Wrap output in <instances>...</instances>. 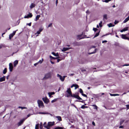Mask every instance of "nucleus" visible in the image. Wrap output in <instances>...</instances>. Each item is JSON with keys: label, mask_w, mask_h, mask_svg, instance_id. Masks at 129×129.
Instances as JSON below:
<instances>
[{"label": "nucleus", "mask_w": 129, "mask_h": 129, "mask_svg": "<svg viewBox=\"0 0 129 129\" xmlns=\"http://www.w3.org/2000/svg\"><path fill=\"white\" fill-rule=\"evenodd\" d=\"M57 77L59 78L61 81L63 82L65 78L67 77V76H64L62 77L61 75L57 74Z\"/></svg>", "instance_id": "obj_1"}, {"label": "nucleus", "mask_w": 129, "mask_h": 129, "mask_svg": "<svg viewBox=\"0 0 129 129\" xmlns=\"http://www.w3.org/2000/svg\"><path fill=\"white\" fill-rule=\"evenodd\" d=\"M38 103L39 107L43 108L44 107V106L42 101L40 100H38Z\"/></svg>", "instance_id": "obj_2"}, {"label": "nucleus", "mask_w": 129, "mask_h": 129, "mask_svg": "<svg viewBox=\"0 0 129 129\" xmlns=\"http://www.w3.org/2000/svg\"><path fill=\"white\" fill-rule=\"evenodd\" d=\"M52 76L51 73H49L46 74L44 78L48 79L49 78H51Z\"/></svg>", "instance_id": "obj_3"}, {"label": "nucleus", "mask_w": 129, "mask_h": 129, "mask_svg": "<svg viewBox=\"0 0 129 129\" xmlns=\"http://www.w3.org/2000/svg\"><path fill=\"white\" fill-rule=\"evenodd\" d=\"M26 119L25 118H23L21 120L17 123V125L18 126L21 125L23 123Z\"/></svg>", "instance_id": "obj_4"}, {"label": "nucleus", "mask_w": 129, "mask_h": 129, "mask_svg": "<svg viewBox=\"0 0 129 129\" xmlns=\"http://www.w3.org/2000/svg\"><path fill=\"white\" fill-rule=\"evenodd\" d=\"M66 92L69 94L68 95H67V96L68 97L69 96H70L72 94V92H71L70 88H68Z\"/></svg>", "instance_id": "obj_5"}, {"label": "nucleus", "mask_w": 129, "mask_h": 129, "mask_svg": "<svg viewBox=\"0 0 129 129\" xmlns=\"http://www.w3.org/2000/svg\"><path fill=\"white\" fill-rule=\"evenodd\" d=\"M42 99L44 102L45 103L47 104L49 102V100L46 97L43 98Z\"/></svg>", "instance_id": "obj_6"}, {"label": "nucleus", "mask_w": 129, "mask_h": 129, "mask_svg": "<svg viewBox=\"0 0 129 129\" xmlns=\"http://www.w3.org/2000/svg\"><path fill=\"white\" fill-rule=\"evenodd\" d=\"M16 31H15L12 34H10L9 36V38L11 39V38L13 37V36L15 35L16 33Z\"/></svg>", "instance_id": "obj_7"}, {"label": "nucleus", "mask_w": 129, "mask_h": 129, "mask_svg": "<svg viewBox=\"0 0 129 129\" xmlns=\"http://www.w3.org/2000/svg\"><path fill=\"white\" fill-rule=\"evenodd\" d=\"M13 67L12 64L10 63L9 64V69L10 72H12L13 71Z\"/></svg>", "instance_id": "obj_8"}, {"label": "nucleus", "mask_w": 129, "mask_h": 129, "mask_svg": "<svg viewBox=\"0 0 129 129\" xmlns=\"http://www.w3.org/2000/svg\"><path fill=\"white\" fill-rule=\"evenodd\" d=\"M54 121L49 122L48 123V126H51L54 125Z\"/></svg>", "instance_id": "obj_9"}, {"label": "nucleus", "mask_w": 129, "mask_h": 129, "mask_svg": "<svg viewBox=\"0 0 129 129\" xmlns=\"http://www.w3.org/2000/svg\"><path fill=\"white\" fill-rule=\"evenodd\" d=\"M32 16V15L31 14V13L30 14H28L27 16H25L24 17V18H29L31 17Z\"/></svg>", "instance_id": "obj_10"}, {"label": "nucleus", "mask_w": 129, "mask_h": 129, "mask_svg": "<svg viewBox=\"0 0 129 129\" xmlns=\"http://www.w3.org/2000/svg\"><path fill=\"white\" fill-rule=\"evenodd\" d=\"M122 38V39H127L129 40V38L125 36V35L122 34L121 35Z\"/></svg>", "instance_id": "obj_11"}, {"label": "nucleus", "mask_w": 129, "mask_h": 129, "mask_svg": "<svg viewBox=\"0 0 129 129\" xmlns=\"http://www.w3.org/2000/svg\"><path fill=\"white\" fill-rule=\"evenodd\" d=\"M71 48H63V49L61 50L62 51H64L67 50H68L70 49H71Z\"/></svg>", "instance_id": "obj_12"}, {"label": "nucleus", "mask_w": 129, "mask_h": 129, "mask_svg": "<svg viewBox=\"0 0 129 129\" xmlns=\"http://www.w3.org/2000/svg\"><path fill=\"white\" fill-rule=\"evenodd\" d=\"M73 87H75V89H76L77 88H78L79 86L77 84H73L71 86V88H72Z\"/></svg>", "instance_id": "obj_13"}, {"label": "nucleus", "mask_w": 129, "mask_h": 129, "mask_svg": "<svg viewBox=\"0 0 129 129\" xmlns=\"http://www.w3.org/2000/svg\"><path fill=\"white\" fill-rule=\"evenodd\" d=\"M6 77L5 76H4L0 78V82H1L5 80Z\"/></svg>", "instance_id": "obj_14"}, {"label": "nucleus", "mask_w": 129, "mask_h": 129, "mask_svg": "<svg viewBox=\"0 0 129 129\" xmlns=\"http://www.w3.org/2000/svg\"><path fill=\"white\" fill-rule=\"evenodd\" d=\"M18 63V60H15L14 62V67H15Z\"/></svg>", "instance_id": "obj_15"}, {"label": "nucleus", "mask_w": 129, "mask_h": 129, "mask_svg": "<svg viewBox=\"0 0 129 129\" xmlns=\"http://www.w3.org/2000/svg\"><path fill=\"white\" fill-rule=\"evenodd\" d=\"M107 14H104L103 16V19L104 20H106L107 19Z\"/></svg>", "instance_id": "obj_16"}, {"label": "nucleus", "mask_w": 129, "mask_h": 129, "mask_svg": "<svg viewBox=\"0 0 129 129\" xmlns=\"http://www.w3.org/2000/svg\"><path fill=\"white\" fill-rule=\"evenodd\" d=\"M55 117L59 121H61L62 120L61 117L60 116H56Z\"/></svg>", "instance_id": "obj_17"}, {"label": "nucleus", "mask_w": 129, "mask_h": 129, "mask_svg": "<svg viewBox=\"0 0 129 129\" xmlns=\"http://www.w3.org/2000/svg\"><path fill=\"white\" fill-rule=\"evenodd\" d=\"M127 30H128V27H126V28H124L123 29H122V30H120V31L121 32H122L123 31H126Z\"/></svg>", "instance_id": "obj_18"}, {"label": "nucleus", "mask_w": 129, "mask_h": 129, "mask_svg": "<svg viewBox=\"0 0 129 129\" xmlns=\"http://www.w3.org/2000/svg\"><path fill=\"white\" fill-rule=\"evenodd\" d=\"M55 94V93L54 92H49L48 93V94L49 95V96L50 97L53 94Z\"/></svg>", "instance_id": "obj_19"}, {"label": "nucleus", "mask_w": 129, "mask_h": 129, "mask_svg": "<svg viewBox=\"0 0 129 129\" xmlns=\"http://www.w3.org/2000/svg\"><path fill=\"white\" fill-rule=\"evenodd\" d=\"M52 54L55 56H59V55L58 53H57L56 54L54 52H52Z\"/></svg>", "instance_id": "obj_20"}, {"label": "nucleus", "mask_w": 129, "mask_h": 129, "mask_svg": "<svg viewBox=\"0 0 129 129\" xmlns=\"http://www.w3.org/2000/svg\"><path fill=\"white\" fill-rule=\"evenodd\" d=\"M107 25L109 27H113L114 26V25H113L112 24V23H110L109 24H107Z\"/></svg>", "instance_id": "obj_21"}, {"label": "nucleus", "mask_w": 129, "mask_h": 129, "mask_svg": "<svg viewBox=\"0 0 129 129\" xmlns=\"http://www.w3.org/2000/svg\"><path fill=\"white\" fill-rule=\"evenodd\" d=\"M54 129H63V127L59 126H57L55 127Z\"/></svg>", "instance_id": "obj_22"}, {"label": "nucleus", "mask_w": 129, "mask_h": 129, "mask_svg": "<svg viewBox=\"0 0 129 129\" xmlns=\"http://www.w3.org/2000/svg\"><path fill=\"white\" fill-rule=\"evenodd\" d=\"M40 17V15H38L36 16V19H35V21H37V20H38L39 18Z\"/></svg>", "instance_id": "obj_23"}, {"label": "nucleus", "mask_w": 129, "mask_h": 129, "mask_svg": "<svg viewBox=\"0 0 129 129\" xmlns=\"http://www.w3.org/2000/svg\"><path fill=\"white\" fill-rule=\"evenodd\" d=\"M92 106L94 107V109L96 110H97L98 109V107L95 105H92Z\"/></svg>", "instance_id": "obj_24"}, {"label": "nucleus", "mask_w": 129, "mask_h": 129, "mask_svg": "<svg viewBox=\"0 0 129 129\" xmlns=\"http://www.w3.org/2000/svg\"><path fill=\"white\" fill-rule=\"evenodd\" d=\"M7 72V69L6 68H5L4 70L3 73L4 74H5Z\"/></svg>", "instance_id": "obj_25"}, {"label": "nucleus", "mask_w": 129, "mask_h": 129, "mask_svg": "<svg viewBox=\"0 0 129 129\" xmlns=\"http://www.w3.org/2000/svg\"><path fill=\"white\" fill-rule=\"evenodd\" d=\"M43 127V124L42 122H41L40 125V129H42Z\"/></svg>", "instance_id": "obj_26"}, {"label": "nucleus", "mask_w": 129, "mask_h": 129, "mask_svg": "<svg viewBox=\"0 0 129 129\" xmlns=\"http://www.w3.org/2000/svg\"><path fill=\"white\" fill-rule=\"evenodd\" d=\"M39 124H36V125L35 129H39Z\"/></svg>", "instance_id": "obj_27"}, {"label": "nucleus", "mask_w": 129, "mask_h": 129, "mask_svg": "<svg viewBox=\"0 0 129 129\" xmlns=\"http://www.w3.org/2000/svg\"><path fill=\"white\" fill-rule=\"evenodd\" d=\"M43 61V58L42 59V60H40L38 63H41Z\"/></svg>", "instance_id": "obj_28"}, {"label": "nucleus", "mask_w": 129, "mask_h": 129, "mask_svg": "<svg viewBox=\"0 0 129 129\" xmlns=\"http://www.w3.org/2000/svg\"><path fill=\"white\" fill-rule=\"evenodd\" d=\"M50 57L51 58H52V59H57V58H58L59 57H52L51 55L50 56Z\"/></svg>", "instance_id": "obj_29"}, {"label": "nucleus", "mask_w": 129, "mask_h": 129, "mask_svg": "<svg viewBox=\"0 0 129 129\" xmlns=\"http://www.w3.org/2000/svg\"><path fill=\"white\" fill-rule=\"evenodd\" d=\"M96 49H94V51L92 52H91V53H89V54H93V53H95L96 52Z\"/></svg>", "instance_id": "obj_30"}, {"label": "nucleus", "mask_w": 129, "mask_h": 129, "mask_svg": "<svg viewBox=\"0 0 129 129\" xmlns=\"http://www.w3.org/2000/svg\"><path fill=\"white\" fill-rule=\"evenodd\" d=\"M18 108H21L22 109H27V108L26 107H22L21 106H19L18 107Z\"/></svg>", "instance_id": "obj_31"}, {"label": "nucleus", "mask_w": 129, "mask_h": 129, "mask_svg": "<svg viewBox=\"0 0 129 129\" xmlns=\"http://www.w3.org/2000/svg\"><path fill=\"white\" fill-rule=\"evenodd\" d=\"M39 114H49V113H45V112H39L38 113Z\"/></svg>", "instance_id": "obj_32"}, {"label": "nucleus", "mask_w": 129, "mask_h": 129, "mask_svg": "<svg viewBox=\"0 0 129 129\" xmlns=\"http://www.w3.org/2000/svg\"><path fill=\"white\" fill-rule=\"evenodd\" d=\"M88 108L87 107L85 106L84 105L82 106L81 107V108L82 109H84L85 108Z\"/></svg>", "instance_id": "obj_33"}, {"label": "nucleus", "mask_w": 129, "mask_h": 129, "mask_svg": "<svg viewBox=\"0 0 129 129\" xmlns=\"http://www.w3.org/2000/svg\"><path fill=\"white\" fill-rule=\"evenodd\" d=\"M102 21H100V22L99 23V26L101 27L102 26Z\"/></svg>", "instance_id": "obj_34"}, {"label": "nucleus", "mask_w": 129, "mask_h": 129, "mask_svg": "<svg viewBox=\"0 0 129 129\" xmlns=\"http://www.w3.org/2000/svg\"><path fill=\"white\" fill-rule=\"evenodd\" d=\"M57 99H54V100H52V101L51 102L52 103H53L54 102H55L56 101H57Z\"/></svg>", "instance_id": "obj_35"}, {"label": "nucleus", "mask_w": 129, "mask_h": 129, "mask_svg": "<svg viewBox=\"0 0 129 129\" xmlns=\"http://www.w3.org/2000/svg\"><path fill=\"white\" fill-rule=\"evenodd\" d=\"M99 35V33H96V34L94 36V38L98 36Z\"/></svg>", "instance_id": "obj_36"}, {"label": "nucleus", "mask_w": 129, "mask_h": 129, "mask_svg": "<svg viewBox=\"0 0 129 129\" xmlns=\"http://www.w3.org/2000/svg\"><path fill=\"white\" fill-rule=\"evenodd\" d=\"M52 26V23H50L49 24L48 26V27H51Z\"/></svg>", "instance_id": "obj_37"}, {"label": "nucleus", "mask_w": 129, "mask_h": 129, "mask_svg": "<svg viewBox=\"0 0 129 129\" xmlns=\"http://www.w3.org/2000/svg\"><path fill=\"white\" fill-rule=\"evenodd\" d=\"M48 125H44V127L47 129H50V128L48 127Z\"/></svg>", "instance_id": "obj_38"}, {"label": "nucleus", "mask_w": 129, "mask_h": 129, "mask_svg": "<svg viewBox=\"0 0 129 129\" xmlns=\"http://www.w3.org/2000/svg\"><path fill=\"white\" fill-rule=\"evenodd\" d=\"M80 92L81 93V94H82L83 93V91L81 89H80Z\"/></svg>", "instance_id": "obj_39"}, {"label": "nucleus", "mask_w": 129, "mask_h": 129, "mask_svg": "<svg viewBox=\"0 0 129 129\" xmlns=\"http://www.w3.org/2000/svg\"><path fill=\"white\" fill-rule=\"evenodd\" d=\"M111 0H105V1H103V2H104L106 3H108L109 1H111Z\"/></svg>", "instance_id": "obj_40"}, {"label": "nucleus", "mask_w": 129, "mask_h": 129, "mask_svg": "<svg viewBox=\"0 0 129 129\" xmlns=\"http://www.w3.org/2000/svg\"><path fill=\"white\" fill-rule=\"evenodd\" d=\"M119 22V21H116V20H115V22H114V23L115 24H117Z\"/></svg>", "instance_id": "obj_41"}, {"label": "nucleus", "mask_w": 129, "mask_h": 129, "mask_svg": "<svg viewBox=\"0 0 129 129\" xmlns=\"http://www.w3.org/2000/svg\"><path fill=\"white\" fill-rule=\"evenodd\" d=\"M42 30L43 29L41 28H40L39 29L38 31L40 33H41V32L42 31Z\"/></svg>", "instance_id": "obj_42"}, {"label": "nucleus", "mask_w": 129, "mask_h": 129, "mask_svg": "<svg viewBox=\"0 0 129 129\" xmlns=\"http://www.w3.org/2000/svg\"><path fill=\"white\" fill-rule=\"evenodd\" d=\"M40 33L39 31H37V33L35 34V35H36L37 34L38 35L40 34Z\"/></svg>", "instance_id": "obj_43"}, {"label": "nucleus", "mask_w": 129, "mask_h": 129, "mask_svg": "<svg viewBox=\"0 0 129 129\" xmlns=\"http://www.w3.org/2000/svg\"><path fill=\"white\" fill-rule=\"evenodd\" d=\"M98 29L96 28H93V30H94L95 31H96Z\"/></svg>", "instance_id": "obj_44"}, {"label": "nucleus", "mask_w": 129, "mask_h": 129, "mask_svg": "<svg viewBox=\"0 0 129 129\" xmlns=\"http://www.w3.org/2000/svg\"><path fill=\"white\" fill-rule=\"evenodd\" d=\"M76 95H75V94H74L72 95V94L71 95H70V96H72V97H74L75 98V97Z\"/></svg>", "instance_id": "obj_45"}, {"label": "nucleus", "mask_w": 129, "mask_h": 129, "mask_svg": "<svg viewBox=\"0 0 129 129\" xmlns=\"http://www.w3.org/2000/svg\"><path fill=\"white\" fill-rule=\"evenodd\" d=\"M110 95L111 96H115V94H112L110 93Z\"/></svg>", "instance_id": "obj_46"}, {"label": "nucleus", "mask_w": 129, "mask_h": 129, "mask_svg": "<svg viewBox=\"0 0 129 129\" xmlns=\"http://www.w3.org/2000/svg\"><path fill=\"white\" fill-rule=\"evenodd\" d=\"M82 95L83 96L85 97H87V96L86 94H83V93L82 94Z\"/></svg>", "instance_id": "obj_47"}, {"label": "nucleus", "mask_w": 129, "mask_h": 129, "mask_svg": "<svg viewBox=\"0 0 129 129\" xmlns=\"http://www.w3.org/2000/svg\"><path fill=\"white\" fill-rule=\"evenodd\" d=\"M126 106L127 109H129V105H127Z\"/></svg>", "instance_id": "obj_48"}, {"label": "nucleus", "mask_w": 129, "mask_h": 129, "mask_svg": "<svg viewBox=\"0 0 129 129\" xmlns=\"http://www.w3.org/2000/svg\"><path fill=\"white\" fill-rule=\"evenodd\" d=\"M31 22L29 23H28L27 24V25H28L29 26H31Z\"/></svg>", "instance_id": "obj_49"}, {"label": "nucleus", "mask_w": 129, "mask_h": 129, "mask_svg": "<svg viewBox=\"0 0 129 129\" xmlns=\"http://www.w3.org/2000/svg\"><path fill=\"white\" fill-rule=\"evenodd\" d=\"M107 42V41L106 40L103 41H102V43H106Z\"/></svg>", "instance_id": "obj_50"}, {"label": "nucleus", "mask_w": 129, "mask_h": 129, "mask_svg": "<svg viewBox=\"0 0 129 129\" xmlns=\"http://www.w3.org/2000/svg\"><path fill=\"white\" fill-rule=\"evenodd\" d=\"M77 99L79 100H82V99L81 98H80L79 96H78V99Z\"/></svg>", "instance_id": "obj_51"}, {"label": "nucleus", "mask_w": 129, "mask_h": 129, "mask_svg": "<svg viewBox=\"0 0 129 129\" xmlns=\"http://www.w3.org/2000/svg\"><path fill=\"white\" fill-rule=\"evenodd\" d=\"M92 124L94 126H95V124L94 122V121H93L92 122Z\"/></svg>", "instance_id": "obj_52"}, {"label": "nucleus", "mask_w": 129, "mask_h": 129, "mask_svg": "<svg viewBox=\"0 0 129 129\" xmlns=\"http://www.w3.org/2000/svg\"><path fill=\"white\" fill-rule=\"evenodd\" d=\"M129 66V64H125V65H123L122 66Z\"/></svg>", "instance_id": "obj_53"}, {"label": "nucleus", "mask_w": 129, "mask_h": 129, "mask_svg": "<svg viewBox=\"0 0 129 129\" xmlns=\"http://www.w3.org/2000/svg\"><path fill=\"white\" fill-rule=\"evenodd\" d=\"M123 127V126H120L119 127V128H122Z\"/></svg>", "instance_id": "obj_54"}, {"label": "nucleus", "mask_w": 129, "mask_h": 129, "mask_svg": "<svg viewBox=\"0 0 129 129\" xmlns=\"http://www.w3.org/2000/svg\"><path fill=\"white\" fill-rule=\"evenodd\" d=\"M30 8L31 9L32 8V3H31L30 6Z\"/></svg>", "instance_id": "obj_55"}, {"label": "nucleus", "mask_w": 129, "mask_h": 129, "mask_svg": "<svg viewBox=\"0 0 129 129\" xmlns=\"http://www.w3.org/2000/svg\"><path fill=\"white\" fill-rule=\"evenodd\" d=\"M124 120H122L120 122V124H121V123H123L124 122Z\"/></svg>", "instance_id": "obj_56"}, {"label": "nucleus", "mask_w": 129, "mask_h": 129, "mask_svg": "<svg viewBox=\"0 0 129 129\" xmlns=\"http://www.w3.org/2000/svg\"><path fill=\"white\" fill-rule=\"evenodd\" d=\"M46 122H45L44 123V124H43V126H44V125H46Z\"/></svg>", "instance_id": "obj_57"}, {"label": "nucleus", "mask_w": 129, "mask_h": 129, "mask_svg": "<svg viewBox=\"0 0 129 129\" xmlns=\"http://www.w3.org/2000/svg\"><path fill=\"white\" fill-rule=\"evenodd\" d=\"M60 60H61L60 59H58L57 60V62H59V61Z\"/></svg>", "instance_id": "obj_58"}, {"label": "nucleus", "mask_w": 129, "mask_h": 129, "mask_svg": "<svg viewBox=\"0 0 129 129\" xmlns=\"http://www.w3.org/2000/svg\"><path fill=\"white\" fill-rule=\"evenodd\" d=\"M58 0H56V5H57V4L58 3Z\"/></svg>", "instance_id": "obj_59"}, {"label": "nucleus", "mask_w": 129, "mask_h": 129, "mask_svg": "<svg viewBox=\"0 0 129 129\" xmlns=\"http://www.w3.org/2000/svg\"><path fill=\"white\" fill-rule=\"evenodd\" d=\"M30 114H29L28 115H27V118H25V119H26V118H27V117H29L30 116Z\"/></svg>", "instance_id": "obj_60"}, {"label": "nucleus", "mask_w": 129, "mask_h": 129, "mask_svg": "<svg viewBox=\"0 0 129 129\" xmlns=\"http://www.w3.org/2000/svg\"><path fill=\"white\" fill-rule=\"evenodd\" d=\"M74 75V74H71L70 75H69L70 76H73Z\"/></svg>", "instance_id": "obj_61"}, {"label": "nucleus", "mask_w": 129, "mask_h": 129, "mask_svg": "<svg viewBox=\"0 0 129 129\" xmlns=\"http://www.w3.org/2000/svg\"><path fill=\"white\" fill-rule=\"evenodd\" d=\"M78 96H78V95H76V96H75V98H77V99H78Z\"/></svg>", "instance_id": "obj_62"}, {"label": "nucleus", "mask_w": 129, "mask_h": 129, "mask_svg": "<svg viewBox=\"0 0 129 129\" xmlns=\"http://www.w3.org/2000/svg\"><path fill=\"white\" fill-rule=\"evenodd\" d=\"M38 64V63L37 62V63H35L34 64V65L35 66H36V65H37Z\"/></svg>", "instance_id": "obj_63"}, {"label": "nucleus", "mask_w": 129, "mask_h": 129, "mask_svg": "<svg viewBox=\"0 0 129 129\" xmlns=\"http://www.w3.org/2000/svg\"><path fill=\"white\" fill-rule=\"evenodd\" d=\"M119 95L118 94H115V96H118Z\"/></svg>", "instance_id": "obj_64"}]
</instances>
